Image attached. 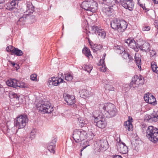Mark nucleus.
<instances>
[{
	"label": "nucleus",
	"mask_w": 158,
	"mask_h": 158,
	"mask_svg": "<svg viewBox=\"0 0 158 158\" xmlns=\"http://www.w3.org/2000/svg\"><path fill=\"white\" fill-rule=\"evenodd\" d=\"M100 111L106 112L104 117L109 118L115 116L117 113L115 106L111 103L100 104L98 107Z\"/></svg>",
	"instance_id": "nucleus-1"
},
{
	"label": "nucleus",
	"mask_w": 158,
	"mask_h": 158,
	"mask_svg": "<svg viewBox=\"0 0 158 158\" xmlns=\"http://www.w3.org/2000/svg\"><path fill=\"white\" fill-rule=\"evenodd\" d=\"M146 136L150 141L156 143L158 141V129L151 126L147 127Z\"/></svg>",
	"instance_id": "nucleus-2"
},
{
	"label": "nucleus",
	"mask_w": 158,
	"mask_h": 158,
	"mask_svg": "<svg viewBox=\"0 0 158 158\" xmlns=\"http://www.w3.org/2000/svg\"><path fill=\"white\" fill-rule=\"evenodd\" d=\"M38 109L44 113H50L53 110V107L48 102H44L40 99L36 105Z\"/></svg>",
	"instance_id": "nucleus-3"
},
{
	"label": "nucleus",
	"mask_w": 158,
	"mask_h": 158,
	"mask_svg": "<svg viewBox=\"0 0 158 158\" xmlns=\"http://www.w3.org/2000/svg\"><path fill=\"white\" fill-rule=\"evenodd\" d=\"M82 9L93 13L96 12L98 9V3L93 0L83 1L81 6Z\"/></svg>",
	"instance_id": "nucleus-4"
},
{
	"label": "nucleus",
	"mask_w": 158,
	"mask_h": 158,
	"mask_svg": "<svg viewBox=\"0 0 158 158\" xmlns=\"http://www.w3.org/2000/svg\"><path fill=\"white\" fill-rule=\"evenodd\" d=\"M108 147L109 144L106 137L97 140L94 144L95 149L98 152L105 151Z\"/></svg>",
	"instance_id": "nucleus-5"
},
{
	"label": "nucleus",
	"mask_w": 158,
	"mask_h": 158,
	"mask_svg": "<svg viewBox=\"0 0 158 158\" xmlns=\"http://www.w3.org/2000/svg\"><path fill=\"white\" fill-rule=\"evenodd\" d=\"M28 120L27 115H22L18 116L16 121L14 122V126L18 129L23 128L26 125Z\"/></svg>",
	"instance_id": "nucleus-6"
},
{
	"label": "nucleus",
	"mask_w": 158,
	"mask_h": 158,
	"mask_svg": "<svg viewBox=\"0 0 158 158\" xmlns=\"http://www.w3.org/2000/svg\"><path fill=\"white\" fill-rule=\"evenodd\" d=\"M143 78L140 75H135L132 78V81L130 84V88L133 90L137 89L139 85H142L144 83V80L143 79Z\"/></svg>",
	"instance_id": "nucleus-7"
},
{
	"label": "nucleus",
	"mask_w": 158,
	"mask_h": 158,
	"mask_svg": "<svg viewBox=\"0 0 158 158\" xmlns=\"http://www.w3.org/2000/svg\"><path fill=\"white\" fill-rule=\"evenodd\" d=\"M117 4L121 5L125 8L131 11L134 6L132 0H114Z\"/></svg>",
	"instance_id": "nucleus-8"
},
{
	"label": "nucleus",
	"mask_w": 158,
	"mask_h": 158,
	"mask_svg": "<svg viewBox=\"0 0 158 158\" xmlns=\"http://www.w3.org/2000/svg\"><path fill=\"white\" fill-rule=\"evenodd\" d=\"M85 134L84 130L82 129H76L73 131V137L76 143L83 140L84 135Z\"/></svg>",
	"instance_id": "nucleus-9"
},
{
	"label": "nucleus",
	"mask_w": 158,
	"mask_h": 158,
	"mask_svg": "<svg viewBox=\"0 0 158 158\" xmlns=\"http://www.w3.org/2000/svg\"><path fill=\"white\" fill-rule=\"evenodd\" d=\"M91 27L93 33L96 34L102 39L105 38L106 33L104 29H102L101 27L95 25L91 26Z\"/></svg>",
	"instance_id": "nucleus-10"
},
{
	"label": "nucleus",
	"mask_w": 158,
	"mask_h": 158,
	"mask_svg": "<svg viewBox=\"0 0 158 158\" xmlns=\"http://www.w3.org/2000/svg\"><path fill=\"white\" fill-rule=\"evenodd\" d=\"M63 80L59 77H53L48 80L47 83L48 86L51 87L54 86H57L63 82Z\"/></svg>",
	"instance_id": "nucleus-11"
},
{
	"label": "nucleus",
	"mask_w": 158,
	"mask_h": 158,
	"mask_svg": "<svg viewBox=\"0 0 158 158\" xmlns=\"http://www.w3.org/2000/svg\"><path fill=\"white\" fill-rule=\"evenodd\" d=\"M111 4V3L110 5L106 4V5L102 8V10L103 13H105L108 17L112 19V17H114V15L113 13H112L114 10L111 8V6H112V5L110 6Z\"/></svg>",
	"instance_id": "nucleus-12"
},
{
	"label": "nucleus",
	"mask_w": 158,
	"mask_h": 158,
	"mask_svg": "<svg viewBox=\"0 0 158 158\" xmlns=\"http://www.w3.org/2000/svg\"><path fill=\"white\" fill-rule=\"evenodd\" d=\"M145 121L149 122L158 121V111H153L151 115L146 114L145 117Z\"/></svg>",
	"instance_id": "nucleus-13"
},
{
	"label": "nucleus",
	"mask_w": 158,
	"mask_h": 158,
	"mask_svg": "<svg viewBox=\"0 0 158 158\" xmlns=\"http://www.w3.org/2000/svg\"><path fill=\"white\" fill-rule=\"evenodd\" d=\"M64 98L65 101L67 103L68 105L71 106L73 105L74 107L76 102L75 98L74 96L71 95L69 94H66L64 95Z\"/></svg>",
	"instance_id": "nucleus-14"
},
{
	"label": "nucleus",
	"mask_w": 158,
	"mask_h": 158,
	"mask_svg": "<svg viewBox=\"0 0 158 158\" xmlns=\"http://www.w3.org/2000/svg\"><path fill=\"white\" fill-rule=\"evenodd\" d=\"M19 0H13L10 2L7 3L5 5L6 8L9 10H12L16 9L18 6Z\"/></svg>",
	"instance_id": "nucleus-15"
},
{
	"label": "nucleus",
	"mask_w": 158,
	"mask_h": 158,
	"mask_svg": "<svg viewBox=\"0 0 158 158\" xmlns=\"http://www.w3.org/2000/svg\"><path fill=\"white\" fill-rule=\"evenodd\" d=\"M117 147L118 151L120 153L125 154L128 151L127 147L124 143H117Z\"/></svg>",
	"instance_id": "nucleus-16"
},
{
	"label": "nucleus",
	"mask_w": 158,
	"mask_h": 158,
	"mask_svg": "<svg viewBox=\"0 0 158 158\" xmlns=\"http://www.w3.org/2000/svg\"><path fill=\"white\" fill-rule=\"evenodd\" d=\"M100 118V117H97L95 118V122L96 123V125L98 127L101 128H105L106 126V123L103 119Z\"/></svg>",
	"instance_id": "nucleus-17"
},
{
	"label": "nucleus",
	"mask_w": 158,
	"mask_h": 158,
	"mask_svg": "<svg viewBox=\"0 0 158 158\" xmlns=\"http://www.w3.org/2000/svg\"><path fill=\"white\" fill-rule=\"evenodd\" d=\"M124 42L125 43H127V45L131 48H134L138 44L135 42L133 38H129L127 40H125Z\"/></svg>",
	"instance_id": "nucleus-18"
},
{
	"label": "nucleus",
	"mask_w": 158,
	"mask_h": 158,
	"mask_svg": "<svg viewBox=\"0 0 158 158\" xmlns=\"http://www.w3.org/2000/svg\"><path fill=\"white\" fill-rule=\"evenodd\" d=\"M118 52L121 54L122 57L126 60L128 56H129V53L127 51L122 47H119L118 48Z\"/></svg>",
	"instance_id": "nucleus-19"
},
{
	"label": "nucleus",
	"mask_w": 158,
	"mask_h": 158,
	"mask_svg": "<svg viewBox=\"0 0 158 158\" xmlns=\"http://www.w3.org/2000/svg\"><path fill=\"white\" fill-rule=\"evenodd\" d=\"M150 45L149 43L145 42L142 45H140L139 49L143 52H148L149 51Z\"/></svg>",
	"instance_id": "nucleus-20"
},
{
	"label": "nucleus",
	"mask_w": 158,
	"mask_h": 158,
	"mask_svg": "<svg viewBox=\"0 0 158 158\" xmlns=\"http://www.w3.org/2000/svg\"><path fill=\"white\" fill-rule=\"evenodd\" d=\"M118 31L123 32L127 27V23L125 20H120Z\"/></svg>",
	"instance_id": "nucleus-21"
},
{
	"label": "nucleus",
	"mask_w": 158,
	"mask_h": 158,
	"mask_svg": "<svg viewBox=\"0 0 158 158\" xmlns=\"http://www.w3.org/2000/svg\"><path fill=\"white\" fill-rule=\"evenodd\" d=\"M27 10L24 13H33L34 10V7L30 2H28L26 3Z\"/></svg>",
	"instance_id": "nucleus-22"
},
{
	"label": "nucleus",
	"mask_w": 158,
	"mask_h": 158,
	"mask_svg": "<svg viewBox=\"0 0 158 158\" xmlns=\"http://www.w3.org/2000/svg\"><path fill=\"white\" fill-rule=\"evenodd\" d=\"M56 139L54 138L52 139V145H48V150L52 153L54 154L55 153V144L56 143Z\"/></svg>",
	"instance_id": "nucleus-23"
},
{
	"label": "nucleus",
	"mask_w": 158,
	"mask_h": 158,
	"mask_svg": "<svg viewBox=\"0 0 158 158\" xmlns=\"http://www.w3.org/2000/svg\"><path fill=\"white\" fill-rule=\"evenodd\" d=\"M120 20H112L110 23L111 27L114 29L117 30L118 31Z\"/></svg>",
	"instance_id": "nucleus-24"
},
{
	"label": "nucleus",
	"mask_w": 158,
	"mask_h": 158,
	"mask_svg": "<svg viewBox=\"0 0 158 158\" xmlns=\"http://www.w3.org/2000/svg\"><path fill=\"white\" fill-rule=\"evenodd\" d=\"M84 132L85 134L84 135V138H83V140L87 139L88 140H90L92 139L93 137V134L92 132L90 131H84Z\"/></svg>",
	"instance_id": "nucleus-25"
},
{
	"label": "nucleus",
	"mask_w": 158,
	"mask_h": 158,
	"mask_svg": "<svg viewBox=\"0 0 158 158\" xmlns=\"http://www.w3.org/2000/svg\"><path fill=\"white\" fill-rule=\"evenodd\" d=\"M30 13H24L22 16H21L20 19H35V16L31 15Z\"/></svg>",
	"instance_id": "nucleus-26"
},
{
	"label": "nucleus",
	"mask_w": 158,
	"mask_h": 158,
	"mask_svg": "<svg viewBox=\"0 0 158 158\" xmlns=\"http://www.w3.org/2000/svg\"><path fill=\"white\" fill-rule=\"evenodd\" d=\"M16 80L13 79L7 81L6 83L8 86L16 88V86H15L14 85H16Z\"/></svg>",
	"instance_id": "nucleus-27"
},
{
	"label": "nucleus",
	"mask_w": 158,
	"mask_h": 158,
	"mask_svg": "<svg viewBox=\"0 0 158 158\" xmlns=\"http://www.w3.org/2000/svg\"><path fill=\"white\" fill-rule=\"evenodd\" d=\"M80 94V96L83 98H85L88 97L89 95V92L85 89H83L79 92Z\"/></svg>",
	"instance_id": "nucleus-28"
},
{
	"label": "nucleus",
	"mask_w": 158,
	"mask_h": 158,
	"mask_svg": "<svg viewBox=\"0 0 158 158\" xmlns=\"http://www.w3.org/2000/svg\"><path fill=\"white\" fill-rule=\"evenodd\" d=\"M124 125L126 129L129 131L132 130L133 125L129 121L125 122Z\"/></svg>",
	"instance_id": "nucleus-29"
},
{
	"label": "nucleus",
	"mask_w": 158,
	"mask_h": 158,
	"mask_svg": "<svg viewBox=\"0 0 158 158\" xmlns=\"http://www.w3.org/2000/svg\"><path fill=\"white\" fill-rule=\"evenodd\" d=\"M151 68L152 70L154 72L157 73L158 72V67H157L156 64V62L153 61L151 63Z\"/></svg>",
	"instance_id": "nucleus-30"
},
{
	"label": "nucleus",
	"mask_w": 158,
	"mask_h": 158,
	"mask_svg": "<svg viewBox=\"0 0 158 158\" xmlns=\"http://www.w3.org/2000/svg\"><path fill=\"white\" fill-rule=\"evenodd\" d=\"M16 86V88L17 87H19L21 88H25L27 87L26 84L24 82L22 81H18L17 80L16 85H14Z\"/></svg>",
	"instance_id": "nucleus-31"
},
{
	"label": "nucleus",
	"mask_w": 158,
	"mask_h": 158,
	"mask_svg": "<svg viewBox=\"0 0 158 158\" xmlns=\"http://www.w3.org/2000/svg\"><path fill=\"white\" fill-rule=\"evenodd\" d=\"M83 53L87 57L91 56L90 50L87 47H85L82 50Z\"/></svg>",
	"instance_id": "nucleus-32"
},
{
	"label": "nucleus",
	"mask_w": 158,
	"mask_h": 158,
	"mask_svg": "<svg viewBox=\"0 0 158 158\" xmlns=\"http://www.w3.org/2000/svg\"><path fill=\"white\" fill-rule=\"evenodd\" d=\"M12 54H13L17 56H21L23 55V53L21 50L16 48L15 49H14Z\"/></svg>",
	"instance_id": "nucleus-33"
},
{
	"label": "nucleus",
	"mask_w": 158,
	"mask_h": 158,
	"mask_svg": "<svg viewBox=\"0 0 158 158\" xmlns=\"http://www.w3.org/2000/svg\"><path fill=\"white\" fill-rule=\"evenodd\" d=\"M156 102V99L152 95H150L149 98H148V103L155 105V102Z\"/></svg>",
	"instance_id": "nucleus-34"
},
{
	"label": "nucleus",
	"mask_w": 158,
	"mask_h": 158,
	"mask_svg": "<svg viewBox=\"0 0 158 158\" xmlns=\"http://www.w3.org/2000/svg\"><path fill=\"white\" fill-rule=\"evenodd\" d=\"M148 51L150 53V57L151 59L152 60H155L156 57V52L155 50H150Z\"/></svg>",
	"instance_id": "nucleus-35"
},
{
	"label": "nucleus",
	"mask_w": 158,
	"mask_h": 158,
	"mask_svg": "<svg viewBox=\"0 0 158 158\" xmlns=\"http://www.w3.org/2000/svg\"><path fill=\"white\" fill-rule=\"evenodd\" d=\"M135 63L138 66L139 68H141V67L140 66L141 65V59L139 57H137L135 55Z\"/></svg>",
	"instance_id": "nucleus-36"
},
{
	"label": "nucleus",
	"mask_w": 158,
	"mask_h": 158,
	"mask_svg": "<svg viewBox=\"0 0 158 158\" xmlns=\"http://www.w3.org/2000/svg\"><path fill=\"white\" fill-rule=\"evenodd\" d=\"M84 70L87 71L89 73L92 69V67L90 66L85 65L82 67Z\"/></svg>",
	"instance_id": "nucleus-37"
},
{
	"label": "nucleus",
	"mask_w": 158,
	"mask_h": 158,
	"mask_svg": "<svg viewBox=\"0 0 158 158\" xmlns=\"http://www.w3.org/2000/svg\"><path fill=\"white\" fill-rule=\"evenodd\" d=\"M9 97L10 98H15L17 100L19 99V97L18 96L17 94L14 92H11L9 93Z\"/></svg>",
	"instance_id": "nucleus-38"
},
{
	"label": "nucleus",
	"mask_w": 158,
	"mask_h": 158,
	"mask_svg": "<svg viewBox=\"0 0 158 158\" xmlns=\"http://www.w3.org/2000/svg\"><path fill=\"white\" fill-rule=\"evenodd\" d=\"M64 75L65 79L67 81H71L73 79V76L70 74H66Z\"/></svg>",
	"instance_id": "nucleus-39"
},
{
	"label": "nucleus",
	"mask_w": 158,
	"mask_h": 158,
	"mask_svg": "<svg viewBox=\"0 0 158 158\" xmlns=\"http://www.w3.org/2000/svg\"><path fill=\"white\" fill-rule=\"evenodd\" d=\"M106 89L109 91H113L114 90V88L112 85L106 84Z\"/></svg>",
	"instance_id": "nucleus-40"
},
{
	"label": "nucleus",
	"mask_w": 158,
	"mask_h": 158,
	"mask_svg": "<svg viewBox=\"0 0 158 158\" xmlns=\"http://www.w3.org/2000/svg\"><path fill=\"white\" fill-rule=\"evenodd\" d=\"M106 56V54L104 53L103 55V56L102 57V59H100V63L101 65H103L105 63H104V59H105V57Z\"/></svg>",
	"instance_id": "nucleus-41"
},
{
	"label": "nucleus",
	"mask_w": 158,
	"mask_h": 158,
	"mask_svg": "<svg viewBox=\"0 0 158 158\" xmlns=\"http://www.w3.org/2000/svg\"><path fill=\"white\" fill-rule=\"evenodd\" d=\"M37 75L35 74H31L30 76V79L32 81H37Z\"/></svg>",
	"instance_id": "nucleus-42"
},
{
	"label": "nucleus",
	"mask_w": 158,
	"mask_h": 158,
	"mask_svg": "<svg viewBox=\"0 0 158 158\" xmlns=\"http://www.w3.org/2000/svg\"><path fill=\"white\" fill-rule=\"evenodd\" d=\"M79 123V125H81V127H83L84 125L85 124V121L82 120H81V118L78 119Z\"/></svg>",
	"instance_id": "nucleus-43"
},
{
	"label": "nucleus",
	"mask_w": 158,
	"mask_h": 158,
	"mask_svg": "<svg viewBox=\"0 0 158 158\" xmlns=\"http://www.w3.org/2000/svg\"><path fill=\"white\" fill-rule=\"evenodd\" d=\"M133 60V58L130 55L129 53V56H128L127 58V59L126 61L127 62L129 63Z\"/></svg>",
	"instance_id": "nucleus-44"
},
{
	"label": "nucleus",
	"mask_w": 158,
	"mask_h": 158,
	"mask_svg": "<svg viewBox=\"0 0 158 158\" xmlns=\"http://www.w3.org/2000/svg\"><path fill=\"white\" fill-rule=\"evenodd\" d=\"M5 2V0H0V9L3 8L4 6V4Z\"/></svg>",
	"instance_id": "nucleus-45"
},
{
	"label": "nucleus",
	"mask_w": 158,
	"mask_h": 158,
	"mask_svg": "<svg viewBox=\"0 0 158 158\" xmlns=\"http://www.w3.org/2000/svg\"><path fill=\"white\" fill-rule=\"evenodd\" d=\"M150 29V27L149 26H145L142 28V30L143 31H148Z\"/></svg>",
	"instance_id": "nucleus-46"
},
{
	"label": "nucleus",
	"mask_w": 158,
	"mask_h": 158,
	"mask_svg": "<svg viewBox=\"0 0 158 158\" xmlns=\"http://www.w3.org/2000/svg\"><path fill=\"white\" fill-rule=\"evenodd\" d=\"M102 66L100 68V70L101 71L105 72L106 71V68L105 66H103V65H102Z\"/></svg>",
	"instance_id": "nucleus-47"
},
{
	"label": "nucleus",
	"mask_w": 158,
	"mask_h": 158,
	"mask_svg": "<svg viewBox=\"0 0 158 158\" xmlns=\"http://www.w3.org/2000/svg\"><path fill=\"white\" fill-rule=\"evenodd\" d=\"M141 7H142L143 10H148V9L146 8L145 6V4H140L139 6Z\"/></svg>",
	"instance_id": "nucleus-48"
},
{
	"label": "nucleus",
	"mask_w": 158,
	"mask_h": 158,
	"mask_svg": "<svg viewBox=\"0 0 158 158\" xmlns=\"http://www.w3.org/2000/svg\"><path fill=\"white\" fill-rule=\"evenodd\" d=\"M9 46L10 47V51L11 52V53H12L14 49H15L16 48H15V47L11 45H10Z\"/></svg>",
	"instance_id": "nucleus-49"
},
{
	"label": "nucleus",
	"mask_w": 158,
	"mask_h": 158,
	"mask_svg": "<svg viewBox=\"0 0 158 158\" xmlns=\"http://www.w3.org/2000/svg\"><path fill=\"white\" fill-rule=\"evenodd\" d=\"M111 158H122L121 156L115 155L111 156Z\"/></svg>",
	"instance_id": "nucleus-50"
},
{
	"label": "nucleus",
	"mask_w": 158,
	"mask_h": 158,
	"mask_svg": "<svg viewBox=\"0 0 158 158\" xmlns=\"http://www.w3.org/2000/svg\"><path fill=\"white\" fill-rule=\"evenodd\" d=\"M140 46V45L139 44H138L136 45V47H135L134 48H132L136 52H137L139 51V47Z\"/></svg>",
	"instance_id": "nucleus-51"
},
{
	"label": "nucleus",
	"mask_w": 158,
	"mask_h": 158,
	"mask_svg": "<svg viewBox=\"0 0 158 158\" xmlns=\"http://www.w3.org/2000/svg\"><path fill=\"white\" fill-rule=\"evenodd\" d=\"M96 49L97 50H100L102 48V47L100 45H97V46H95Z\"/></svg>",
	"instance_id": "nucleus-52"
},
{
	"label": "nucleus",
	"mask_w": 158,
	"mask_h": 158,
	"mask_svg": "<svg viewBox=\"0 0 158 158\" xmlns=\"http://www.w3.org/2000/svg\"><path fill=\"white\" fill-rule=\"evenodd\" d=\"M149 96H147V95H146V96L145 95L144 97V100L147 103H148V98H149Z\"/></svg>",
	"instance_id": "nucleus-53"
},
{
	"label": "nucleus",
	"mask_w": 158,
	"mask_h": 158,
	"mask_svg": "<svg viewBox=\"0 0 158 158\" xmlns=\"http://www.w3.org/2000/svg\"><path fill=\"white\" fill-rule=\"evenodd\" d=\"M154 25L156 28L158 29V20H155L154 22Z\"/></svg>",
	"instance_id": "nucleus-54"
},
{
	"label": "nucleus",
	"mask_w": 158,
	"mask_h": 158,
	"mask_svg": "<svg viewBox=\"0 0 158 158\" xmlns=\"http://www.w3.org/2000/svg\"><path fill=\"white\" fill-rule=\"evenodd\" d=\"M35 134H34V132H33L32 131H31V134H30V136H31V138L32 139H32L35 136Z\"/></svg>",
	"instance_id": "nucleus-55"
},
{
	"label": "nucleus",
	"mask_w": 158,
	"mask_h": 158,
	"mask_svg": "<svg viewBox=\"0 0 158 158\" xmlns=\"http://www.w3.org/2000/svg\"><path fill=\"white\" fill-rule=\"evenodd\" d=\"M92 49L93 50V51L94 52H95L96 51H98L97 50V49H96L95 47H92Z\"/></svg>",
	"instance_id": "nucleus-56"
},
{
	"label": "nucleus",
	"mask_w": 158,
	"mask_h": 158,
	"mask_svg": "<svg viewBox=\"0 0 158 158\" xmlns=\"http://www.w3.org/2000/svg\"><path fill=\"white\" fill-rule=\"evenodd\" d=\"M11 64L15 68H17V67L15 66V65L18 66L17 64H15L14 62H11Z\"/></svg>",
	"instance_id": "nucleus-57"
},
{
	"label": "nucleus",
	"mask_w": 158,
	"mask_h": 158,
	"mask_svg": "<svg viewBox=\"0 0 158 158\" xmlns=\"http://www.w3.org/2000/svg\"><path fill=\"white\" fill-rule=\"evenodd\" d=\"M6 50L8 52H10V47L9 46H7L6 48Z\"/></svg>",
	"instance_id": "nucleus-58"
},
{
	"label": "nucleus",
	"mask_w": 158,
	"mask_h": 158,
	"mask_svg": "<svg viewBox=\"0 0 158 158\" xmlns=\"http://www.w3.org/2000/svg\"><path fill=\"white\" fill-rule=\"evenodd\" d=\"M153 2L155 4L158 3V0H152Z\"/></svg>",
	"instance_id": "nucleus-59"
},
{
	"label": "nucleus",
	"mask_w": 158,
	"mask_h": 158,
	"mask_svg": "<svg viewBox=\"0 0 158 158\" xmlns=\"http://www.w3.org/2000/svg\"><path fill=\"white\" fill-rule=\"evenodd\" d=\"M87 146H85V147H83V148L81 149V152H82L83 150L87 147Z\"/></svg>",
	"instance_id": "nucleus-60"
},
{
	"label": "nucleus",
	"mask_w": 158,
	"mask_h": 158,
	"mask_svg": "<svg viewBox=\"0 0 158 158\" xmlns=\"http://www.w3.org/2000/svg\"><path fill=\"white\" fill-rule=\"evenodd\" d=\"M48 145H52V141L51 142L49 143Z\"/></svg>",
	"instance_id": "nucleus-61"
},
{
	"label": "nucleus",
	"mask_w": 158,
	"mask_h": 158,
	"mask_svg": "<svg viewBox=\"0 0 158 158\" xmlns=\"http://www.w3.org/2000/svg\"><path fill=\"white\" fill-rule=\"evenodd\" d=\"M141 2H140V0H138V4L140 6V4H141Z\"/></svg>",
	"instance_id": "nucleus-62"
},
{
	"label": "nucleus",
	"mask_w": 158,
	"mask_h": 158,
	"mask_svg": "<svg viewBox=\"0 0 158 158\" xmlns=\"http://www.w3.org/2000/svg\"><path fill=\"white\" fill-rule=\"evenodd\" d=\"M21 23L20 20H18L17 22V25H18L19 24H20Z\"/></svg>",
	"instance_id": "nucleus-63"
},
{
	"label": "nucleus",
	"mask_w": 158,
	"mask_h": 158,
	"mask_svg": "<svg viewBox=\"0 0 158 158\" xmlns=\"http://www.w3.org/2000/svg\"><path fill=\"white\" fill-rule=\"evenodd\" d=\"M106 81H107L106 80H103L102 81V82L103 83H105V84L106 83Z\"/></svg>",
	"instance_id": "nucleus-64"
}]
</instances>
